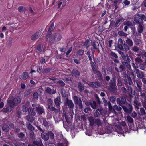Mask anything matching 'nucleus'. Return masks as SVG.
<instances>
[{"instance_id": "obj_1", "label": "nucleus", "mask_w": 146, "mask_h": 146, "mask_svg": "<svg viewBox=\"0 0 146 146\" xmlns=\"http://www.w3.org/2000/svg\"><path fill=\"white\" fill-rule=\"evenodd\" d=\"M127 96L125 95L121 97V98H117V104L122 106L124 111L127 114H130L133 110L132 106L131 104L127 102Z\"/></svg>"}, {"instance_id": "obj_2", "label": "nucleus", "mask_w": 146, "mask_h": 146, "mask_svg": "<svg viewBox=\"0 0 146 146\" xmlns=\"http://www.w3.org/2000/svg\"><path fill=\"white\" fill-rule=\"evenodd\" d=\"M21 102V100L19 97L14 98L13 96H10L7 100V105L13 107L15 105L19 104Z\"/></svg>"}, {"instance_id": "obj_3", "label": "nucleus", "mask_w": 146, "mask_h": 146, "mask_svg": "<svg viewBox=\"0 0 146 146\" xmlns=\"http://www.w3.org/2000/svg\"><path fill=\"white\" fill-rule=\"evenodd\" d=\"M125 66L129 69H131V66L130 64L124 61L122 62V64H120L119 68L115 66L114 68L115 70L117 72H121L125 70L126 68Z\"/></svg>"}, {"instance_id": "obj_4", "label": "nucleus", "mask_w": 146, "mask_h": 146, "mask_svg": "<svg viewBox=\"0 0 146 146\" xmlns=\"http://www.w3.org/2000/svg\"><path fill=\"white\" fill-rule=\"evenodd\" d=\"M133 44L132 40L127 37L125 42L124 43V50L126 52L129 50L130 49V48L133 46Z\"/></svg>"}, {"instance_id": "obj_5", "label": "nucleus", "mask_w": 146, "mask_h": 146, "mask_svg": "<svg viewBox=\"0 0 146 146\" xmlns=\"http://www.w3.org/2000/svg\"><path fill=\"white\" fill-rule=\"evenodd\" d=\"M109 84L110 88V91L113 93L117 91V89L116 87V81L115 79L112 78V80H111Z\"/></svg>"}, {"instance_id": "obj_6", "label": "nucleus", "mask_w": 146, "mask_h": 146, "mask_svg": "<svg viewBox=\"0 0 146 146\" xmlns=\"http://www.w3.org/2000/svg\"><path fill=\"white\" fill-rule=\"evenodd\" d=\"M65 104L66 106H68L69 110H73L74 106L73 101L71 100H69L68 98H67L65 102Z\"/></svg>"}, {"instance_id": "obj_7", "label": "nucleus", "mask_w": 146, "mask_h": 146, "mask_svg": "<svg viewBox=\"0 0 146 146\" xmlns=\"http://www.w3.org/2000/svg\"><path fill=\"white\" fill-rule=\"evenodd\" d=\"M135 73L137 74V76L138 78V79H141L143 78V77H145V75L144 74V72L140 71L139 69L134 71Z\"/></svg>"}, {"instance_id": "obj_8", "label": "nucleus", "mask_w": 146, "mask_h": 146, "mask_svg": "<svg viewBox=\"0 0 146 146\" xmlns=\"http://www.w3.org/2000/svg\"><path fill=\"white\" fill-rule=\"evenodd\" d=\"M123 40L121 38H119L118 40L117 47L119 49L122 51H124V47Z\"/></svg>"}, {"instance_id": "obj_9", "label": "nucleus", "mask_w": 146, "mask_h": 146, "mask_svg": "<svg viewBox=\"0 0 146 146\" xmlns=\"http://www.w3.org/2000/svg\"><path fill=\"white\" fill-rule=\"evenodd\" d=\"M137 86V91L141 92L142 91V83L141 80L139 79H137L135 80Z\"/></svg>"}, {"instance_id": "obj_10", "label": "nucleus", "mask_w": 146, "mask_h": 146, "mask_svg": "<svg viewBox=\"0 0 146 146\" xmlns=\"http://www.w3.org/2000/svg\"><path fill=\"white\" fill-rule=\"evenodd\" d=\"M36 111L37 113L39 115H41L43 113H45V111L44 108L42 106H41L40 105L36 107Z\"/></svg>"}, {"instance_id": "obj_11", "label": "nucleus", "mask_w": 146, "mask_h": 146, "mask_svg": "<svg viewBox=\"0 0 146 146\" xmlns=\"http://www.w3.org/2000/svg\"><path fill=\"white\" fill-rule=\"evenodd\" d=\"M88 85L90 86L93 88H98L101 86L100 82L98 81L90 82Z\"/></svg>"}, {"instance_id": "obj_12", "label": "nucleus", "mask_w": 146, "mask_h": 146, "mask_svg": "<svg viewBox=\"0 0 146 146\" xmlns=\"http://www.w3.org/2000/svg\"><path fill=\"white\" fill-rule=\"evenodd\" d=\"M58 35L59 36V35L54 33L51 35L50 39L49 40V42L51 45L54 44L56 43L55 38Z\"/></svg>"}, {"instance_id": "obj_13", "label": "nucleus", "mask_w": 146, "mask_h": 146, "mask_svg": "<svg viewBox=\"0 0 146 146\" xmlns=\"http://www.w3.org/2000/svg\"><path fill=\"white\" fill-rule=\"evenodd\" d=\"M103 111V108L102 107H100L98 108L94 114V117H99L100 116L101 113Z\"/></svg>"}, {"instance_id": "obj_14", "label": "nucleus", "mask_w": 146, "mask_h": 146, "mask_svg": "<svg viewBox=\"0 0 146 146\" xmlns=\"http://www.w3.org/2000/svg\"><path fill=\"white\" fill-rule=\"evenodd\" d=\"M133 19L135 23L138 25H143V20L141 18L135 17H134Z\"/></svg>"}, {"instance_id": "obj_15", "label": "nucleus", "mask_w": 146, "mask_h": 146, "mask_svg": "<svg viewBox=\"0 0 146 146\" xmlns=\"http://www.w3.org/2000/svg\"><path fill=\"white\" fill-rule=\"evenodd\" d=\"M40 36V34L39 32L37 31L32 35L31 37V39L32 40L35 41Z\"/></svg>"}, {"instance_id": "obj_16", "label": "nucleus", "mask_w": 146, "mask_h": 146, "mask_svg": "<svg viewBox=\"0 0 146 146\" xmlns=\"http://www.w3.org/2000/svg\"><path fill=\"white\" fill-rule=\"evenodd\" d=\"M71 73L76 78H78L80 75V72L76 69H73Z\"/></svg>"}, {"instance_id": "obj_17", "label": "nucleus", "mask_w": 146, "mask_h": 146, "mask_svg": "<svg viewBox=\"0 0 146 146\" xmlns=\"http://www.w3.org/2000/svg\"><path fill=\"white\" fill-rule=\"evenodd\" d=\"M110 54L112 57L115 58V59L113 60V61L115 63L117 64L119 63V61L117 59L118 56L116 54L112 51H111Z\"/></svg>"}, {"instance_id": "obj_18", "label": "nucleus", "mask_w": 146, "mask_h": 146, "mask_svg": "<svg viewBox=\"0 0 146 146\" xmlns=\"http://www.w3.org/2000/svg\"><path fill=\"white\" fill-rule=\"evenodd\" d=\"M34 146H44L42 141L40 139L39 141L34 140L33 142Z\"/></svg>"}, {"instance_id": "obj_19", "label": "nucleus", "mask_w": 146, "mask_h": 146, "mask_svg": "<svg viewBox=\"0 0 146 146\" xmlns=\"http://www.w3.org/2000/svg\"><path fill=\"white\" fill-rule=\"evenodd\" d=\"M73 99L76 106H77V104L82 101L80 98H79L76 95H74L73 96Z\"/></svg>"}, {"instance_id": "obj_20", "label": "nucleus", "mask_w": 146, "mask_h": 146, "mask_svg": "<svg viewBox=\"0 0 146 146\" xmlns=\"http://www.w3.org/2000/svg\"><path fill=\"white\" fill-rule=\"evenodd\" d=\"M45 92L46 93L49 94H54L56 93V90L54 89L52 90L49 87L46 88V89L45 90Z\"/></svg>"}, {"instance_id": "obj_21", "label": "nucleus", "mask_w": 146, "mask_h": 146, "mask_svg": "<svg viewBox=\"0 0 146 146\" xmlns=\"http://www.w3.org/2000/svg\"><path fill=\"white\" fill-rule=\"evenodd\" d=\"M33 116H34L28 114V115L25 117V119L28 121L32 123L33 122L35 119V118Z\"/></svg>"}, {"instance_id": "obj_22", "label": "nucleus", "mask_w": 146, "mask_h": 146, "mask_svg": "<svg viewBox=\"0 0 146 146\" xmlns=\"http://www.w3.org/2000/svg\"><path fill=\"white\" fill-rule=\"evenodd\" d=\"M28 114L31 115H32L35 116L36 115L35 111V110L34 108H32V107L29 108L28 111Z\"/></svg>"}, {"instance_id": "obj_23", "label": "nucleus", "mask_w": 146, "mask_h": 146, "mask_svg": "<svg viewBox=\"0 0 146 146\" xmlns=\"http://www.w3.org/2000/svg\"><path fill=\"white\" fill-rule=\"evenodd\" d=\"M54 102L56 106L60 107L61 102L60 96H58L55 99Z\"/></svg>"}, {"instance_id": "obj_24", "label": "nucleus", "mask_w": 146, "mask_h": 146, "mask_svg": "<svg viewBox=\"0 0 146 146\" xmlns=\"http://www.w3.org/2000/svg\"><path fill=\"white\" fill-rule=\"evenodd\" d=\"M78 88L80 92H82L84 89V85L81 82H79L78 83Z\"/></svg>"}, {"instance_id": "obj_25", "label": "nucleus", "mask_w": 146, "mask_h": 146, "mask_svg": "<svg viewBox=\"0 0 146 146\" xmlns=\"http://www.w3.org/2000/svg\"><path fill=\"white\" fill-rule=\"evenodd\" d=\"M120 3L119 0H115L113 2V4H112L113 7L115 8V11L118 7Z\"/></svg>"}, {"instance_id": "obj_26", "label": "nucleus", "mask_w": 146, "mask_h": 146, "mask_svg": "<svg viewBox=\"0 0 146 146\" xmlns=\"http://www.w3.org/2000/svg\"><path fill=\"white\" fill-rule=\"evenodd\" d=\"M47 135V133H46L44 132L42 133L41 134V136L42 139L44 140L47 141L49 139V137Z\"/></svg>"}, {"instance_id": "obj_27", "label": "nucleus", "mask_w": 146, "mask_h": 146, "mask_svg": "<svg viewBox=\"0 0 146 146\" xmlns=\"http://www.w3.org/2000/svg\"><path fill=\"white\" fill-rule=\"evenodd\" d=\"M92 42V41L88 39L86 40L84 42V44L82 46H86V48L87 49L89 46H90V44Z\"/></svg>"}, {"instance_id": "obj_28", "label": "nucleus", "mask_w": 146, "mask_h": 146, "mask_svg": "<svg viewBox=\"0 0 146 146\" xmlns=\"http://www.w3.org/2000/svg\"><path fill=\"white\" fill-rule=\"evenodd\" d=\"M26 125L27 129L29 131L35 130V127L30 123L26 122Z\"/></svg>"}, {"instance_id": "obj_29", "label": "nucleus", "mask_w": 146, "mask_h": 146, "mask_svg": "<svg viewBox=\"0 0 146 146\" xmlns=\"http://www.w3.org/2000/svg\"><path fill=\"white\" fill-rule=\"evenodd\" d=\"M28 76V73L26 72H25L22 74V75L19 77V78L21 79L25 80L27 79Z\"/></svg>"}, {"instance_id": "obj_30", "label": "nucleus", "mask_w": 146, "mask_h": 146, "mask_svg": "<svg viewBox=\"0 0 146 146\" xmlns=\"http://www.w3.org/2000/svg\"><path fill=\"white\" fill-rule=\"evenodd\" d=\"M88 120L91 126H93L95 125V119H94L92 116H90L88 117Z\"/></svg>"}, {"instance_id": "obj_31", "label": "nucleus", "mask_w": 146, "mask_h": 146, "mask_svg": "<svg viewBox=\"0 0 146 146\" xmlns=\"http://www.w3.org/2000/svg\"><path fill=\"white\" fill-rule=\"evenodd\" d=\"M48 107L50 110L52 111H54L55 113L57 114L58 112V110L54 107L48 105Z\"/></svg>"}, {"instance_id": "obj_32", "label": "nucleus", "mask_w": 146, "mask_h": 146, "mask_svg": "<svg viewBox=\"0 0 146 146\" xmlns=\"http://www.w3.org/2000/svg\"><path fill=\"white\" fill-rule=\"evenodd\" d=\"M123 60L127 62L129 64H130V63L131 61V60L129 57L127 55H125L122 58Z\"/></svg>"}, {"instance_id": "obj_33", "label": "nucleus", "mask_w": 146, "mask_h": 146, "mask_svg": "<svg viewBox=\"0 0 146 146\" xmlns=\"http://www.w3.org/2000/svg\"><path fill=\"white\" fill-rule=\"evenodd\" d=\"M94 49L97 50L99 49V44L98 42L96 41L93 42L92 44Z\"/></svg>"}, {"instance_id": "obj_34", "label": "nucleus", "mask_w": 146, "mask_h": 146, "mask_svg": "<svg viewBox=\"0 0 146 146\" xmlns=\"http://www.w3.org/2000/svg\"><path fill=\"white\" fill-rule=\"evenodd\" d=\"M34 130H31L29 131V135L31 139H36V136L33 131Z\"/></svg>"}, {"instance_id": "obj_35", "label": "nucleus", "mask_w": 146, "mask_h": 146, "mask_svg": "<svg viewBox=\"0 0 146 146\" xmlns=\"http://www.w3.org/2000/svg\"><path fill=\"white\" fill-rule=\"evenodd\" d=\"M128 90L129 92V95L130 97H133V95L135 94V93L133 91V90L132 87L131 86L128 87Z\"/></svg>"}, {"instance_id": "obj_36", "label": "nucleus", "mask_w": 146, "mask_h": 146, "mask_svg": "<svg viewBox=\"0 0 146 146\" xmlns=\"http://www.w3.org/2000/svg\"><path fill=\"white\" fill-rule=\"evenodd\" d=\"M143 25H141L138 26L137 29L139 33H141L143 32Z\"/></svg>"}, {"instance_id": "obj_37", "label": "nucleus", "mask_w": 146, "mask_h": 146, "mask_svg": "<svg viewBox=\"0 0 146 146\" xmlns=\"http://www.w3.org/2000/svg\"><path fill=\"white\" fill-rule=\"evenodd\" d=\"M122 110V108L120 106H117V105H115L113 106V110L114 111H115V110L119 111Z\"/></svg>"}, {"instance_id": "obj_38", "label": "nucleus", "mask_w": 146, "mask_h": 146, "mask_svg": "<svg viewBox=\"0 0 146 146\" xmlns=\"http://www.w3.org/2000/svg\"><path fill=\"white\" fill-rule=\"evenodd\" d=\"M123 25H127L128 27H131L133 26V24L131 21H125L123 23Z\"/></svg>"}, {"instance_id": "obj_39", "label": "nucleus", "mask_w": 146, "mask_h": 146, "mask_svg": "<svg viewBox=\"0 0 146 146\" xmlns=\"http://www.w3.org/2000/svg\"><path fill=\"white\" fill-rule=\"evenodd\" d=\"M13 39L11 38H9L7 40L6 44L9 47L11 46L13 42Z\"/></svg>"}, {"instance_id": "obj_40", "label": "nucleus", "mask_w": 146, "mask_h": 146, "mask_svg": "<svg viewBox=\"0 0 146 146\" xmlns=\"http://www.w3.org/2000/svg\"><path fill=\"white\" fill-rule=\"evenodd\" d=\"M131 50L132 51L136 52H139L140 51L139 48L135 46H134L132 47Z\"/></svg>"}, {"instance_id": "obj_41", "label": "nucleus", "mask_w": 146, "mask_h": 146, "mask_svg": "<svg viewBox=\"0 0 146 146\" xmlns=\"http://www.w3.org/2000/svg\"><path fill=\"white\" fill-rule=\"evenodd\" d=\"M18 11L20 12L25 13L27 10L25 7L23 6H20L18 8Z\"/></svg>"}, {"instance_id": "obj_42", "label": "nucleus", "mask_w": 146, "mask_h": 146, "mask_svg": "<svg viewBox=\"0 0 146 146\" xmlns=\"http://www.w3.org/2000/svg\"><path fill=\"white\" fill-rule=\"evenodd\" d=\"M9 127L7 125H4L2 127V130L5 132H7L9 130Z\"/></svg>"}, {"instance_id": "obj_43", "label": "nucleus", "mask_w": 146, "mask_h": 146, "mask_svg": "<svg viewBox=\"0 0 146 146\" xmlns=\"http://www.w3.org/2000/svg\"><path fill=\"white\" fill-rule=\"evenodd\" d=\"M42 119L43 122V125L45 127H48L49 126V123L47 121L46 119L44 118H42Z\"/></svg>"}, {"instance_id": "obj_44", "label": "nucleus", "mask_w": 146, "mask_h": 146, "mask_svg": "<svg viewBox=\"0 0 146 146\" xmlns=\"http://www.w3.org/2000/svg\"><path fill=\"white\" fill-rule=\"evenodd\" d=\"M102 123L100 119H95V125H97L99 126L102 125Z\"/></svg>"}, {"instance_id": "obj_45", "label": "nucleus", "mask_w": 146, "mask_h": 146, "mask_svg": "<svg viewBox=\"0 0 146 146\" xmlns=\"http://www.w3.org/2000/svg\"><path fill=\"white\" fill-rule=\"evenodd\" d=\"M47 135L49 137V139L50 137L51 139H54V135L52 131H50L47 132Z\"/></svg>"}, {"instance_id": "obj_46", "label": "nucleus", "mask_w": 146, "mask_h": 146, "mask_svg": "<svg viewBox=\"0 0 146 146\" xmlns=\"http://www.w3.org/2000/svg\"><path fill=\"white\" fill-rule=\"evenodd\" d=\"M118 35L120 36H123L126 37L127 34L123 31H119L118 32Z\"/></svg>"}, {"instance_id": "obj_47", "label": "nucleus", "mask_w": 146, "mask_h": 146, "mask_svg": "<svg viewBox=\"0 0 146 146\" xmlns=\"http://www.w3.org/2000/svg\"><path fill=\"white\" fill-rule=\"evenodd\" d=\"M96 73L98 76L99 78V80L100 81H102L103 80V77L101 73L98 71H97L96 72Z\"/></svg>"}, {"instance_id": "obj_48", "label": "nucleus", "mask_w": 146, "mask_h": 146, "mask_svg": "<svg viewBox=\"0 0 146 146\" xmlns=\"http://www.w3.org/2000/svg\"><path fill=\"white\" fill-rule=\"evenodd\" d=\"M131 65L134 68V71L138 69L137 68H139V66L138 64L136 63H134V61L131 63Z\"/></svg>"}, {"instance_id": "obj_49", "label": "nucleus", "mask_w": 146, "mask_h": 146, "mask_svg": "<svg viewBox=\"0 0 146 146\" xmlns=\"http://www.w3.org/2000/svg\"><path fill=\"white\" fill-rule=\"evenodd\" d=\"M54 83H56V84H58L60 86H64L65 85V83L63 81L59 79H58V81L55 82Z\"/></svg>"}, {"instance_id": "obj_50", "label": "nucleus", "mask_w": 146, "mask_h": 146, "mask_svg": "<svg viewBox=\"0 0 146 146\" xmlns=\"http://www.w3.org/2000/svg\"><path fill=\"white\" fill-rule=\"evenodd\" d=\"M38 94L37 92H35L33 95V99L34 100H37L38 98Z\"/></svg>"}, {"instance_id": "obj_51", "label": "nucleus", "mask_w": 146, "mask_h": 146, "mask_svg": "<svg viewBox=\"0 0 146 146\" xmlns=\"http://www.w3.org/2000/svg\"><path fill=\"white\" fill-rule=\"evenodd\" d=\"M91 104L90 106L93 109H96V103L95 101H93L92 102H91Z\"/></svg>"}, {"instance_id": "obj_52", "label": "nucleus", "mask_w": 146, "mask_h": 146, "mask_svg": "<svg viewBox=\"0 0 146 146\" xmlns=\"http://www.w3.org/2000/svg\"><path fill=\"white\" fill-rule=\"evenodd\" d=\"M51 70V68H46L44 70H42V73L45 74L50 73Z\"/></svg>"}, {"instance_id": "obj_53", "label": "nucleus", "mask_w": 146, "mask_h": 146, "mask_svg": "<svg viewBox=\"0 0 146 146\" xmlns=\"http://www.w3.org/2000/svg\"><path fill=\"white\" fill-rule=\"evenodd\" d=\"M137 15L141 18L142 19L144 20L145 21H146V16H145L144 14H137Z\"/></svg>"}, {"instance_id": "obj_54", "label": "nucleus", "mask_w": 146, "mask_h": 146, "mask_svg": "<svg viewBox=\"0 0 146 146\" xmlns=\"http://www.w3.org/2000/svg\"><path fill=\"white\" fill-rule=\"evenodd\" d=\"M140 112L141 113L140 115L141 116H142L143 115H145L146 112L145 110L143 108H140Z\"/></svg>"}, {"instance_id": "obj_55", "label": "nucleus", "mask_w": 146, "mask_h": 146, "mask_svg": "<svg viewBox=\"0 0 146 146\" xmlns=\"http://www.w3.org/2000/svg\"><path fill=\"white\" fill-rule=\"evenodd\" d=\"M8 106L4 108L3 110V111L4 112L7 113L9 111H11V108H12L10 106Z\"/></svg>"}, {"instance_id": "obj_56", "label": "nucleus", "mask_w": 146, "mask_h": 146, "mask_svg": "<svg viewBox=\"0 0 146 146\" xmlns=\"http://www.w3.org/2000/svg\"><path fill=\"white\" fill-rule=\"evenodd\" d=\"M134 105H136L137 106H141V104L137 100L136 97H135L134 101Z\"/></svg>"}, {"instance_id": "obj_57", "label": "nucleus", "mask_w": 146, "mask_h": 146, "mask_svg": "<svg viewBox=\"0 0 146 146\" xmlns=\"http://www.w3.org/2000/svg\"><path fill=\"white\" fill-rule=\"evenodd\" d=\"M106 130L108 133H111L112 131V127L109 126H107L106 127Z\"/></svg>"}, {"instance_id": "obj_58", "label": "nucleus", "mask_w": 146, "mask_h": 146, "mask_svg": "<svg viewBox=\"0 0 146 146\" xmlns=\"http://www.w3.org/2000/svg\"><path fill=\"white\" fill-rule=\"evenodd\" d=\"M28 109L29 108H27V107L25 105H23L22 106V109L24 112H26L28 111Z\"/></svg>"}, {"instance_id": "obj_59", "label": "nucleus", "mask_w": 146, "mask_h": 146, "mask_svg": "<svg viewBox=\"0 0 146 146\" xmlns=\"http://www.w3.org/2000/svg\"><path fill=\"white\" fill-rule=\"evenodd\" d=\"M62 96L63 98H65L66 96V92L65 90H61Z\"/></svg>"}, {"instance_id": "obj_60", "label": "nucleus", "mask_w": 146, "mask_h": 146, "mask_svg": "<svg viewBox=\"0 0 146 146\" xmlns=\"http://www.w3.org/2000/svg\"><path fill=\"white\" fill-rule=\"evenodd\" d=\"M84 54V50L82 49L79 50L77 52V54L78 56H82Z\"/></svg>"}, {"instance_id": "obj_61", "label": "nucleus", "mask_w": 146, "mask_h": 146, "mask_svg": "<svg viewBox=\"0 0 146 146\" xmlns=\"http://www.w3.org/2000/svg\"><path fill=\"white\" fill-rule=\"evenodd\" d=\"M32 92V90L31 89H28L26 90L24 92L25 96H26L27 95L30 94Z\"/></svg>"}, {"instance_id": "obj_62", "label": "nucleus", "mask_w": 146, "mask_h": 146, "mask_svg": "<svg viewBox=\"0 0 146 146\" xmlns=\"http://www.w3.org/2000/svg\"><path fill=\"white\" fill-rule=\"evenodd\" d=\"M110 100L111 102L113 103L115 102L116 100L117 101L115 97L114 96H111L110 98Z\"/></svg>"}, {"instance_id": "obj_63", "label": "nucleus", "mask_w": 146, "mask_h": 146, "mask_svg": "<svg viewBox=\"0 0 146 146\" xmlns=\"http://www.w3.org/2000/svg\"><path fill=\"white\" fill-rule=\"evenodd\" d=\"M128 121L130 123H132L133 122V119L131 118L130 116L128 115L126 117Z\"/></svg>"}, {"instance_id": "obj_64", "label": "nucleus", "mask_w": 146, "mask_h": 146, "mask_svg": "<svg viewBox=\"0 0 146 146\" xmlns=\"http://www.w3.org/2000/svg\"><path fill=\"white\" fill-rule=\"evenodd\" d=\"M128 81V84L129 85H132L133 84L132 79L130 76H129L127 78Z\"/></svg>"}]
</instances>
